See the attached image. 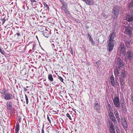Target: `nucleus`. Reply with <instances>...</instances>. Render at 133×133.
I'll use <instances>...</instances> for the list:
<instances>
[{
	"mask_svg": "<svg viewBox=\"0 0 133 133\" xmlns=\"http://www.w3.org/2000/svg\"><path fill=\"white\" fill-rule=\"evenodd\" d=\"M108 114L109 118L114 122L116 123L117 122L116 120L112 111L108 112Z\"/></svg>",
	"mask_w": 133,
	"mask_h": 133,
	"instance_id": "11",
	"label": "nucleus"
},
{
	"mask_svg": "<svg viewBox=\"0 0 133 133\" xmlns=\"http://www.w3.org/2000/svg\"><path fill=\"white\" fill-rule=\"evenodd\" d=\"M110 79L111 85L114 87L115 86V83L114 80V78L113 75H112L110 77Z\"/></svg>",
	"mask_w": 133,
	"mask_h": 133,
	"instance_id": "17",
	"label": "nucleus"
},
{
	"mask_svg": "<svg viewBox=\"0 0 133 133\" xmlns=\"http://www.w3.org/2000/svg\"><path fill=\"white\" fill-rule=\"evenodd\" d=\"M113 102L115 107L120 108L121 105L119 96H115L113 99Z\"/></svg>",
	"mask_w": 133,
	"mask_h": 133,
	"instance_id": "5",
	"label": "nucleus"
},
{
	"mask_svg": "<svg viewBox=\"0 0 133 133\" xmlns=\"http://www.w3.org/2000/svg\"><path fill=\"white\" fill-rule=\"evenodd\" d=\"M124 57V60H129L131 61L132 58H133V56L131 52L129 51H128L123 55Z\"/></svg>",
	"mask_w": 133,
	"mask_h": 133,
	"instance_id": "6",
	"label": "nucleus"
},
{
	"mask_svg": "<svg viewBox=\"0 0 133 133\" xmlns=\"http://www.w3.org/2000/svg\"><path fill=\"white\" fill-rule=\"evenodd\" d=\"M114 114L115 115V117L117 119L118 122H120V118L119 117V114L117 110H116L114 112Z\"/></svg>",
	"mask_w": 133,
	"mask_h": 133,
	"instance_id": "18",
	"label": "nucleus"
},
{
	"mask_svg": "<svg viewBox=\"0 0 133 133\" xmlns=\"http://www.w3.org/2000/svg\"><path fill=\"white\" fill-rule=\"evenodd\" d=\"M88 36H89L88 37H89V39L90 41L91 39H92L91 37L89 34Z\"/></svg>",
	"mask_w": 133,
	"mask_h": 133,
	"instance_id": "40",
	"label": "nucleus"
},
{
	"mask_svg": "<svg viewBox=\"0 0 133 133\" xmlns=\"http://www.w3.org/2000/svg\"><path fill=\"white\" fill-rule=\"evenodd\" d=\"M107 108L108 109V110L109 111V112L110 111H112V109L111 106L110 104L109 103H107Z\"/></svg>",
	"mask_w": 133,
	"mask_h": 133,
	"instance_id": "25",
	"label": "nucleus"
},
{
	"mask_svg": "<svg viewBox=\"0 0 133 133\" xmlns=\"http://www.w3.org/2000/svg\"><path fill=\"white\" fill-rule=\"evenodd\" d=\"M132 30V29L131 27H127L125 29L124 32L125 34H127V35L129 36L130 39L131 37Z\"/></svg>",
	"mask_w": 133,
	"mask_h": 133,
	"instance_id": "9",
	"label": "nucleus"
},
{
	"mask_svg": "<svg viewBox=\"0 0 133 133\" xmlns=\"http://www.w3.org/2000/svg\"><path fill=\"white\" fill-rule=\"evenodd\" d=\"M115 42H114L108 41L107 46V50L109 52H111L113 49L114 46Z\"/></svg>",
	"mask_w": 133,
	"mask_h": 133,
	"instance_id": "8",
	"label": "nucleus"
},
{
	"mask_svg": "<svg viewBox=\"0 0 133 133\" xmlns=\"http://www.w3.org/2000/svg\"><path fill=\"white\" fill-rule=\"evenodd\" d=\"M66 116L68 117L69 118V119L70 120H72V118H71V116H70L69 114L68 113L66 114Z\"/></svg>",
	"mask_w": 133,
	"mask_h": 133,
	"instance_id": "33",
	"label": "nucleus"
},
{
	"mask_svg": "<svg viewBox=\"0 0 133 133\" xmlns=\"http://www.w3.org/2000/svg\"><path fill=\"white\" fill-rule=\"evenodd\" d=\"M6 91L4 89H3L2 90L1 92V94L3 95L4 98L7 100H9L12 99V97L14 98V96L13 97L12 94L9 93H6Z\"/></svg>",
	"mask_w": 133,
	"mask_h": 133,
	"instance_id": "2",
	"label": "nucleus"
},
{
	"mask_svg": "<svg viewBox=\"0 0 133 133\" xmlns=\"http://www.w3.org/2000/svg\"><path fill=\"white\" fill-rule=\"evenodd\" d=\"M49 30L48 28H46L45 27H43L41 29V32H42V34L45 37L48 38L49 37L51 33L50 31H49L48 30Z\"/></svg>",
	"mask_w": 133,
	"mask_h": 133,
	"instance_id": "4",
	"label": "nucleus"
},
{
	"mask_svg": "<svg viewBox=\"0 0 133 133\" xmlns=\"http://www.w3.org/2000/svg\"><path fill=\"white\" fill-rule=\"evenodd\" d=\"M44 124H43V126L42 127V133H44Z\"/></svg>",
	"mask_w": 133,
	"mask_h": 133,
	"instance_id": "35",
	"label": "nucleus"
},
{
	"mask_svg": "<svg viewBox=\"0 0 133 133\" xmlns=\"http://www.w3.org/2000/svg\"><path fill=\"white\" fill-rule=\"evenodd\" d=\"M62 9L63 11H64L66 14L68 15L69 14V12L67 9V8L66 7H63V8H62Z\"/></svg>",
	"mask_w": 133,
	"mask_h": 133,
	"instance_id": "27",
	"label": "nucleus"
},
{
	"mask_svg": "<svg viewBox=\"0 0 133 133\" xmlns=\"http://www.w3.org/2000/svg\"><path fill=\"white\" fill-rule=\"evenodd\" d=\"M116 63L118 65V67H122L123 65L121 59L119 57H117L116 58Z\"/></svg>",
	"mask_w": 133,
	"mask_h": 133,
	"instance_id": "14",
	"label": "nucleus"
},
{
	"mask_svg": "<svg viewBox=\"0 0 133 133\" xmlns=\"http://www.w3.org/2000/svg\"><path fill=\"white\" fill-rule=\"evenodd\" d=\"M131 100L132 104V105L133 106V95H132L131 97Z\"/></svg>",
	"mask_w": 133,
	"mask_h": 133,
	"instance_id": "37",
	"label": "nucleus"
},
{
	"mask_svg": "<svg viewBox=\"0 0 133 133\" xmlns=\"http://www.w3.org/2000/svg\"><path fill=\"white\" fill-rule=\"evenodd\" d=\"M94 109L96 110H98L100 109L101 106L100 104L97 102L95 103H94Z\"/></svg>",
	"mask_w": 133,
	"mask_h": 133,
	"instance_id": "21",
	"label": "nucleus"
},
{
	"mask_svg": "<svg viewBox=\"0 0 133 133\" xmlns=\"http://www.w3.org/2000/svg\"><path fill=\"white\" fill-rule=\"evenodd\" d=\"M43 4L44 6L48 10H49V8L48 6V5L44 2L43 3Z\"/></svg>",
	"mask_w": 133,
	"mask_h": 133,
	"instance_id": "29",
	"label": "nucleus"
},
{
	"mask_svg": "<svg viewBox=\"0 0 133 133\" xmlns=\"http://www.w3.org/2000/svg\"><path fill=\"white\" fill-rule=\"evenodd\" d=\"M85 2L87 4L89 5H93L95 4L93 0H82Z\"/></svg>",
	"mask_w": 133,
	"mask_h": 133,
	"instance_id": "15",
	"label": "nucleus"
},
{
	"mask_svg": "<svg viewBox=\"0 0 133 133\" xmlns=\"http://www.w3.org/2000/svg\"><path fill=\"white\" fill-rule=\"evenodd\" d=\"M58 76V79H59L61 82H63V78L59 76Z\"/></svg>",
	"mask_w": 133,
	"mask_h": 133,
	"instance_id": "34",
	"label": "nucleus"
},
{
	"mask_svg": "<svg viewBox=\"0 0 133 133\" xmlns=\"http://www.w3.org/2000/svg\"><path fill=\"white\" fill-rule=\"evenodd\" d=\"M26 88H28V87H27Z\"/></svg>",
	"mask_w": 133,
	"mask_h": 133,
	"instance_id": "47",
	"label": "nucleus"
},
{
	"mask_svg": "<svg viewBox=\"0 0 133 133\" xmlns=\"http://www.w3.org/2000/svg\"><path fill=\"white\" fill-rule=\"evenodd\" d=\"M47 119L48 120V121L49 122L51 123V121L50 119V118H49L48 115H47Z\"/></svg>",
	"mask_w": 133,
	"mask_h": 133,
	"instance_id": "38",
	"label": "nucleus"
},
{
	"mask_svg": "<svg viewBox=\"0 0 133 133\" xmlns=\"http://www.w3.org/2000/svg\"><path fill=\"white\" fill-rule=\"evenodd\" d=\"M52 48L54 49L55 48V45L54 44H52Z\"/></svg>",
	"mask_w": 133,
	"mask_h": 133,
	"instance_id": "42",
	"label": "nucleus"
},
{
	"mask_svg": "<svg viewBox=\"0 0 133 133\" xmlns=\"http://www.w3.org/2000/svg\"><path fill=\"white\" fill-rule=\"evenodd\" d=\"M30 1L33 3L35 2H36V1L35 0H30Z\"/></svg>",
	"mask_w": 133,
	"mask_h": 133,
	"instance_id": "44",
	"label": "nucleus"
},
{
	"mask_svg": "<svg viewBox=\"0 0 133 133\" xmlns=\"http://www.w3.org/2000/svg\"><path fill=\"white\" fill-rule=\"evenodd\" d=\"M19 127L20 125L19 123L17 122L16 124V128L15 129V133H18V132L19 131Z\"/></svg>",
	"mask_w": 133,
	"mask_h": 133,
	"instance_id": "23",
	"label": "nucleus"
},
{
	"mask_svg": "<svg viewBox=\"0 0 133 133\" xmlns=\"http://www.w3.org/2000/svg\"><path fill=\"white\" fill-rule=\"evenodd\" d=\"M110 127L109 130L110 133H116L114 126L112 123H111Z\"/></svg>",
	"mask_w": 133,
	"mask_h": 133,
	"instance_id": "20",
	"label": "nucleus"
},
{
	"mask_svg": "<svg viewBox=\"0 0 133 133\" xmlns=\"http://www.w3.org/2000/svg\"><path fill=\"white\" fill-rule=\"evenodd\" d=\"M61 2L62 3V1H61Z\"/></svg>",
	"mask_w": 133,
	"mask_h": 133,
	"instance_id": "46",
	"label": "nucleus"
},
{
	"mask_svg": "<svg viewBox=\"0 0 133 133\" xmlns=\"http://www.w3.org/2000/svg\"><path fill=\"white\" fill-rule=\"evenodd\" d=\"M120 102L121 104L123 110L124 111H126L127 109L126 108L125 105L124 104L125 102L123 97L121 98Z\"/></svg>",
	"mask_w": 133,
	"mask_h": 133,
	"instance_id": "10",
	"label": "nucleus"
},
{
	"mask_svg": "<svg viewBox=\"0 0 133 133\" xmlns=\"http://www.w3.org/2000/svg\"><path fill=\"white\" fill-rule=\"evenodd\" d=\"M36 44H32V50L34 51L35 50V46Z\"/></svg>",
	"mask_w": 133,
	"mask_h": 133,
	"instance_id": "36",
	"label": "nucleus"
},
{
	"mask_svg": "<svg viewBox=\"0 0 133 133\" xmlns=\"http://www.w3.org/2000/svg\"><path fill=\"white\" fill-rule=\"evenodd\" d=\"M90 41H91V44L92 45H94L95 44L94 42V41H93L92 39H91L90 40Z\"/></svg>",
	"mask_w": 133,
	"mask_h": 133,
	"instance_id": "39",
	"label": "nucleus"
},
{
	"mask_svg": "<svg viewBox=\"0 0 133 133\" xmlns=\"http://www.w3.org/2000/svg\"><path fill=\"white\" fill-rule=\"evenodd\" d=\"M127 76V75L125 70H122L119 77L120 83L122 86H123V84L124 83V81L125 80Z\"/></svg>",
	"mask_w": 133,
	"mask_h": 133,
	"instance_id": "3",
	"label": "nucleus"
},
{
	"mask_svg": "<svg viewBox=\"0 0 133 133\" xmlns=\"http://www.w3.org/2000/svg\"><path fill=\"white\" fill-rule=\"evenodd\" d=\"M115 33L113 32L109 35L108 41L114 42V39L115 37Z\"/></svg>",
	"mask_w": 133,
	"mask_h": 133,
	"instance_id": "13",
	"label": "nucleus"
},
{
	"mask_svg": "<svg viewBox=\"0 0 133 133\" xmlns=\"http://www.w3.org/2000/svg\"><path fill=\"white\" fill-rule=\"evenodd\" d=\"M6 105L7 106L6 109L8 110H11L12 108V103L10 101H7Z\"/></svg>",
	"mask_w": 133,
	"mask_h": 133,
	"instance_id": "12",
	"label": "nucleus"
},
{
	"mask_svg": "<svg viewBox=\"0 0 133 133\" xmlns=\"http://www.w3.org/2000/svg\"><path fill=\"white\" fill-rule=\"evenodd\" d=\"M48 78L49 80L51 82H52L54 81V79L52 75L51 74H50L48 75Z\"/></svg>",
	"mask_w": 133,
	"mask_h": 133,
	"instance_id": "26",
	"label": "nucleus"
},
{
	"mask_svg": "<svg viewBox=\"0 0 133 133\" xmlns=\"http://www.w3.org/2000/svg\"><path fill=\"white\" fill-rule=\"evenodd\" d=\"M18 121L19 122H21V118L20 117H18Z\"/></svg>",
	"mask_w": 133,
	"mask_h": 133,
	"instance_id": "41",
	"label": "nucleus"
},
{
	"mask_svg": "<svg viewBox=\"0 0 133 133\" xmlns=\"http://www.w3.org/2000/svg\"><path fill=\"white\" fill-rule=\"evenodd\" d=\"M25 99H26V104H28V97L26 95H25Z\"/></svg>",
	"mask_w": 133,
	"mask_h": 133,
	"instance_id": "32",
	"label": "nucleus"
},
{
	"mask_svg": "<svg viewBox=\"0 0 133 133\" xmlns=\"http://www.w3.org/2000/svg\"><path fill=\"white\" fill-rule=\"evenodd\" d=\"M1 21L2 22V25H3L6 21V19L5 18H2L1 19Z\"/></svg>",
	"mask_w": 133,
	"mask_h": 133,
	"instance_id": "30",
	"label": "nucleus"
},
{
	"mask_svg": "<svg viewBox=\"0 0 133 133\" xmlns=\"http://www.w3.org/2000/svg\"><path fill=\"white\" fill-rule=\"evenodd\" d=\"M20 35L21 34L20 33L17 32L16 34H15L14 35V37H16V39L18 41L19 40V37L20 36Z\"/></svg>",
	"mask_w": 133,
	"mask_h": 133,
	"instance_id": "28",
	"label": "nucleus"
},
{
	"mask_svg": "<svg viewBox=\"0 0 133 133\" xmlns=\"http://www.w3.org/2000/svg\"><path fill=\"white\" fill-rule=\"evenodd\" d=\"M126 20L129 22H131L133 21V14L128 15L126 16Z\"/></svg>",
	"mask_w": 133,
	"mask_h": 133,
	"instance_id": "16",
	"label": "nucleus"
},
{
	"mask_svg": "<svg viewBox=\"0 0 133 133\" xmlns=\"http://www.w3.org/2000/svg\"><path fill=\"white\" fill-rule=\"evenodd\" d=\"M24 90L25 92H26L28 90L27 89L25 88L24 87Z\"/></svg>",
	"mask_w": 133,
	"mask_h": 133,
	"instance_id": "43",
	"label": "nucleus"
},
{
	"mask_svg": "<svg viewBox=\"0 0 133 133\" xmlns=\"http://www.w3.org/2000/svg\"><path fill=\"white\" fill-rule=\"evenodd\" d=\"M0 52L3 55H4L5 54L4 50L2 49L0 50Z\"/></svg>",
	"mask_w": 133,
	"mask_h": 133,
	"instance_id": "31",
	"label": "nucleus"
},
{
	"mask_svg": "<svg viewBox=\"0 0 133 133\" xmlns=\"http://www.w3.org/2000/svg\"><path fill=\"white\" fill-rule=\"evenodd\" d=\"M126 49L124 43H121L118 48V50L119 51L120 53L123 55L126 52Z\"/></svg>",
	"mask_w": 133,
	"mask_h": 133,
	"instance_id": "7",
	"label": "nucleus"
},
{
	"mask_svg": "<svg viewBox=\"0 0 133 133\" xmlns=\"http://www.w3.org/2000/svg\"><path fill=\"white\" fill-rule=\"evenodd\" d=\"M131 40H130V39L129 40H127L125 41V44L126 45V46L128 47H129L130 46V44H131L132 43L131 42Z\"/></svg>",
	"mask_w": 133,
	"mask_h": 133,
	"instance_id": "24",
	"label": "nucleus"
},
{
	"mask_svg": "<svg viewBox=\"0 0 133 133\" xmlns=\"http://www.w3.org/2000/svg\"><path fill=\"white\" fill-rule=\"evenodd\" d=\"M62 4H63V5H62V8H63V7H65V5L64 3H62Z\"/></svg>",
	"mask_w": 133,
	"mask_h": 133,
	"instance_id": "45",
	"label": "nucleus"
},
{
	"mask_svg": "<svg viewBox=\"0 0 133 133\" xmlns=\"http://www.w3.org/2000/svg\"><path fill=\"white\" fill-rule=\"evenodd\" d=\"M120 8L117 6H114L112 11V18L114 19L117 18L119 15Z\"/></svg>",
	"mask_w": 133,
	"mask_h": 133,
	"instance_id": "1",
	"label": "nucleus"
},
{
	"mask_svg": "<svg viewBox=\"0 0 133 133\" xmlns=\"http://www.w3.org/2000/svg\"><path fill=\"white\" fill-rule=\"evenodd\" d=\"M120 67H116L114 70V74L115 77H118L119 76V70Z\"/></svg>",
	"mask_w": 133,
	"mask_h": 133,
	"instance_id": "19",
	"label": "nucleus"
},
{
	"mask_svg": "<svg viewBox=\"0 0 133 133\" xmlns=\"http://www.w3.org/2000/svg\"><path fill=\"white\" fill-rule=\"evenodd\" d=\"M122 122L124 128H127V124L126 121L124 118H122Z\"/></svg>",
	"mask_w": 133,
	"mask_h": 133,
	"instance_id": "22",
	"label": "nucleus"
}]
</instances>
